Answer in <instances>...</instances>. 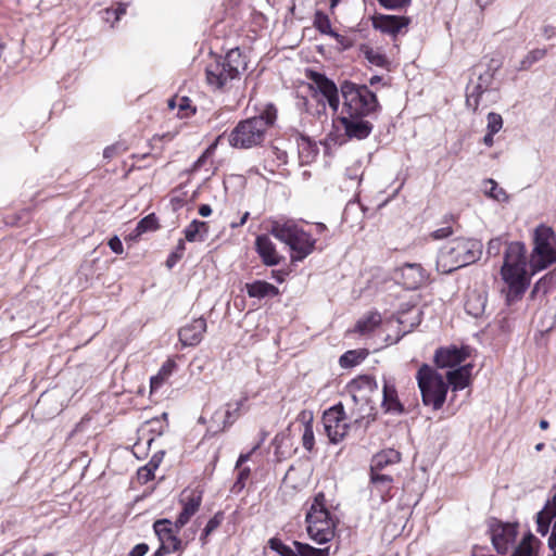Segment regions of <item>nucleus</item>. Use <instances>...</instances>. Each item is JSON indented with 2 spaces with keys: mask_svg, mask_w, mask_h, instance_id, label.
Returning a JSON list of instances; mask_svg holds the SVG:
<instances>
[{
  "mask_svg": "<svg viewBox=\"0 0 556 556\" xmlns=\"http://www.w3.org/2000/svg\"><path fill=\"white\" fill-rule=\"evenodd\" d=\"M547 54L546 48H536L529 51L517 66V71H529L535 63L542 61Z\"/></svg>",
  "mask_w": 556,
  "mask_h": 556,
  "instance_id": "28",
  "label": "nucleus"
},
{
  "mask_svg": "<svg viewBox=\"0 0 556 556\" xmlns=\"http://www.w3.org/2000/svg\"><path fill=\"white\" fill-rule=\"evenodd\" d=\"M381 324V315L379 313H369L359 319L355 326V331L361 334H367L374 331Z\"/></svg>",
  "mask_w": 556,
  "mask_h": 556,
  "instance_id": "32",
  "label": "nucleus"
},
{
  "mask_svg": "<svg viewBox=\"0 0 556 556\" xmlns=\"http://www.w3.org/2000/svg\"><path fill=\"white\" fill-rule=\"evenodd\" d=\"M469 356V349L467 346L457 348L451 345L448 348H441L435 352L434 362L438 367H455L463 363Z\"/></svg>",
  "mask_w": 556,
  "mask_h": 556,
  "instance_id": "17",
  "label": "nucleus"
},
{
  "mask_svg": "<svg viewBox=\"0 0 556 556\" xmlns=\"http://www.w3.org/2000/svg\"><path fill=\"white\" fill-rule=\"evenodd\" d=\"M482 254V243L472 238H455L446 242L439 251L437 270L451 274L477 262Z\"/></svg>",
  "mask_w": 556,
  "mask_h": 556,
  "instance_id": "3",
  "label": "nucleus"
},
{
  "mask_svg": "<svg viewBox=\"0 0 556 556\" xmlns=\"http://www.w3.org/2000/svg\"><path fill=\"white\" fill-rule=\"evenodd\" d=\"M365 117L366 116L341 114L338 121L342 124L346 137L363 140L368 138L374 129V125L365 119Z\"/></svg>",
  "mask_w": 556,
  "mask_h": 556,
  "instance_id": "14",
  "label": "nucleus"
},
{
  "mask_svg": "<svg viewBox=\"0 0 556 556\" xmlns=\"http://www.w3.org/2000/svg\"><path fill=\"white\" fill-rule=\"evenodd\" d=\"M401 455L395 450H387L376 454L370 462V472H383L386 467L399 463Z\"/></svg>",
  "mask_w": 556,
  "mask_h": 556,
  "instance_id": "25",
  "label": "nucleus"
},
{
  "mask_svg": "<svg viewBox=\"0 0 556 556\" xmlns=\"http://www.w3.org/2000/svg\"><path fill=\"white\" fill-rule=\"evenodd\" d=\"M378 2L386 9L397 10L410 3V0H378Z\"/></svg>",
  "mask_w": 556,
  "mask_h": 556,
  "instance_id": "49",
  "label": "nucleus"
},
{
  "mask_svg": "<svg viewBox=\"0 0 556 556\" xmlns=\"http://www.w3.org/2000/svg\"><path fill=\"white\" fill-rule=\"evenodd\" d=\"M149 551V546L146 543H139L131 548L128 556H144Z\"/></svg>",
  "mask_w": 556,
  "mask_h": 556,
  "instance_id": "60",
  "label": "nucleus"
},
{
  "mask_svg": "<svg viewBox=\"0 0 556 556\" xmlns=\"http://www.w3.org/2000/svg\"><path fill=\"white\" fill-rule=\"evenodd\" d=\"M409 22V17L406 16L380 14L372 18V26L381 33L396 36L402 28L408 26Z\"/></svg>",
  "mask_w": 556,
  "mask_h": 556,
  "instance_id": "19",
  "label": "nucleus"
},
{
  "mask_svg": "<svg viewBox=\"0 0 556 556\" xmlns=\"http://www.w3.org/2000/svg\"><path fill=\"white\" fill-rule=\"evenodd\" d=\"M362 51L364 52L366 60L370 64L378 66V67L387 66L388 60H387L386 55L382 54L381 52L374 50L372 48H369V47H364L362 49Z\"/></svg>",
  "mask_w": 556,
  "mask_h": 556,
  "instance_id": "37",
  "label": "nucleus"
},
{
  "mask_svg": "<svg viewBox=\"0 0 556 556\" xmlns=\"http://www.w3.org/2000/svg\"><path fill=\"white\" fill-rule=\"evenodd\" d=\"M175 366H176V364H175L174 361H170V359L166 361L162 365V367H161V369L159 371V375H161L164 379L168 378L172 375L173 369L175 368Z\"/></svg>",
  "mask_w": 556,
  "mask_h": 556,
  "instance_id": "57",
  "label": "nucleus"
},
{
  "mask_svg": "<svg viewBox=\"0 0 556 556\" xmlns=\"http://www.w3.org/2000/svg\"><path fill=\"white\" fill-rule=\"evenodd\" d=\"M323 424L329 441L333 444L341 442L351 427V425L346 422V414L341 403L324 412Z\"/></svg>",
  "mask_w": 556,
  "mask_h": 556,
  "instance_id": "9",
  "label": "nucleus"
},
{
  "mask_svg": "<svg viewBox=\"0 0 556 556\" xmlns=\"http://www.w3.org/2000/svg\"><path fill=\"white\" fill-rule=\"evenodd\" d=\"M472 365L467 364L446 374L447 384H451L454 391L464 390L470 382Z\"/></svg>",
  "mask_w": 556,
  "mask_h": 556,
  "instance_id": "24",
  "label": "nucleus"
},
{
  "mask_svg": "<svg viewBox=\"0 0 556 556\" xmlns=\"http://www.w3.org/2000/svg\"><path fill=\"white\" fill-rule=\"evenodd\" d=\"M399 270L402 285L407 290H416L429 279V274L417 263H405Z\"/></svg>",
  "mask_w": 556,
  "mask_h": 556,
  "instance_id": "16",
  "label": "nucleus"
},
{
  "mask_svg": "<svg viewBox=\"0 0 556 556\" xmlns=\"http://www.w3.org/2000/svg\"><path fill=\"white\" fill-rule=\"evenodd\" d=\"M418 387L420 389L422 402L433 409H440L446 399L448 384L433 368L424 364L417 371L416 376Z\"/></svg>",
  "mask_w": 556,
  "mask_h": 556,
  "instance_id": "8",
  "label": "nucleus"
},
{
  "mask_svg": "<svg viewBox=\"0 0 556 556\" xmlns=\"http://www.w3.org/2000/svg\"><path fill=\"white\" fill-rule=\"evenodd\" d=\"M247 66V59L240 49H231L225 56H215L206 65V83L215 90H225L232 80L239 79Z\"/></svg>",
  "mask_w": 556,
  "mask_h": 556,
  "instance_id": "4",
  "label": "nucleus"
},
{
  "mask_svg": "<svg viewBox=\"0 0 556 556\" xmlns=\"http://www.w3.org/2000/svg\"><path fill=\"white\" fill-rule=\"evenodd\" d=\"M127 7V3L118 2L115 9H106L105 13L108 15L114 14L115 21H118L124 14H126Z\"/></svg>",
  "mask_w": 556,
  "mask_h": 556,
  "instance_id": "54",
  "label": "nucleus"
},
{
  "mask_svg": "<svg viewBox=\"0 0 556 556\" xmlns=\"http://www.w3.org/2000/svg\"><path fill=\"white\" fill-rule=\"evenodd\" d=\"M177 106L181 118L189 117L195 113V108L191 106V100L188 97L179 98Z\"/></svg>",
  "mask_w": 556,
  "mask_h": 556,
  "instance_id": "44",
  "label": "nucleus"
},
{
  "mask_svg": "<svg viewBox=\"0 0 556 556\" xmlns=\"http://www.w3.org/2000/svg\"><path fill=\"white\" fill-rule=\"evenodd\" d=\"M367 355L366 350H350L340 356L339 364L342 368H351L358 365Z\"/></svg>",
  "mask_w": 556,
  "mask_h": 556,
  "instance_id": "33",
  "label": "nucleus"
},
{
  "mask_svg": "<svg viewBox=\"0 0 556 556\" xmlns=\"http://www.w3.org/2000/svg\"><path fill=\"white\" fill-rule=\"evenodd\" d=\"M484 192L488 197L495 199L497 201L505 199V191L500 188L493 179H488L484 181Z\"/></svg>",
  "mask_w": 556,
  "mask_h": 556,
  "instance_id": "40",
  "label": "nucleus"
},
{
  "mask_svg": "<svg viewBox=\"0 0 556 556\" xmlns=\"http://www.w3.org/2000/svg\"><path fill=\"white\" fill-rule=\"evenodd\" d=\"M109 247L116 254H122L124 251L123 243L117 236H114L109 240Z\"/></svg>",
  "mask_w": 556,
  "mask_h": 556,
  "instance_id": "59",
  "label": "nucleus"
},
{
  "mask_svg": "<svg viewBox=\"0 0 556 556\" xmlns=\"http://www.w3.org/2000/svg\"><path fill=\"white\" fill-rule=\"evenodd\" d=\"M293 545L296 548V556H329L330 555V546L317 548V547L311 546L309 544L301 543L298 541H294Z\"/></svg>",
  "mask_w": 556,
  "mask_h": 556,
  "instance_id": "34",
  "label": "nucleus"
},
{
  "mask_svg": "<svg viewBox=\"0 0 556 556\" xmlns=\"http://www.w3.org/2000/svg\"><path fill=\"white\" fill-rule=\"evenodd\" d=\"M255 247L265 265L275 266L280 263V256L276 251L275 244L266 235L257 236Z\"/></svg>",
  "mask_w": 556,
  "mask_h": 556,
  "instance_id": "21",
  "label": "nucleus"
},
{
  "mask_svg": "<svg viewBox=\"0 0 556 556\" xmlns=\"http://www.w3.org/2000/svg\"><path fill=\"white\" fill-rule=\"evenodd\" d=\"M200 227H205V232L208 231V226L205 222L193 219L184 230L186 240L189 242L200 241Z\"/></svg>",
  "mask_w": 556,
  "mask_h": 556,
  "instance_id": "35",
  "label": "nucleus"
},
{
  "mask_svg": "<svg viewBox=\"0 0 556 556\" xmlns=\"http://www.w3.org/2000/svg\"><path fill=\"white\" fill-rule=\"evenodd\" d=\"M224 520V513L217 511L206 523L205 528L203 529V532L201 534L200 540L203 544H205L206 538L215 531L223 522Z\"/></svg>",
  "mask_w": 556,
  "mask_h": 556,
  "instance_id": "38",
  "label": "nucleus"
},
{
  "mask_svg": "<svg viewBox=\"0 0 556 556\" xmlns=\"http://www.w3.org/2000/svg\"><path fill=\"white\" fill-rule=\"evenodd\" d=\"M555 261L556 251L553 247H547L545 249H542V251L533 249L530 258V267L532 269V273L534 274L536 271L545 269Z\"/></svg>",
  "mask_w": 556,
  "mask_h": 556,
  "instance_id": "23",
  "label": "nucleus"
},
{
  "mask_svg": "<svg viewBox=\"0 0 556 556\" xmlns=\"http://www.w3.org/2000/svg\"><path fill=\"white\" fill-rule=\"evenodd\" d=\"M536 516L539 518H543L544 520H552L556 517V493L553 496L552 501H547L542 510H540Z\"/></svg>",
  "mask_w": 556,
  "mask_h": 556,
  "instance_id": "43",
  "label": "nucleus"
},
{
  "mask_svg": "<svg viewBox=\"0 0 556 556\" xmlns=\"http://www.w3.org/2000/svg\"><path fill=\"white\" fill-rule=\"evenodd\" d=\"M314 431H313V426L311 424V421L306 422L305 424V427H304V432H303V435H302V444H303V447L311 452L314 447Z\"/></svg>",
  "mask_w": 556,
  "mask_h": 556,
  "instance_id": "46",
  "label": "nucleus"
},
{
  "mask_svg": "<svg viewBox=\"0 0 556 556\" xmlns=\"http://www.w3.org/2000/svg\"><path fill=\"white\" fill-rule=\"evenodd\" d=\"M245 291L250 298H257V299H264V298H273L279 294V290L276 286L264 281V280H256L251 283L245 285Z\"/></svg>",
  "mask_w": 556,
  "mask_h": 556,
  "instance_id": "26",
  "label": "nucleus"
},
{
  "mask_svg": "<svg viewBox=\"0 0 556 556\" xmlns=\"http://www.w3.org/2000/svg\"><path fill=\"white\" fill-rule=\"evenodd\" d=\"M486 91L481 84L470 83L466 89V105L472 111H477L480 104L481 96Z\"/></svg>",
  "mask_w": 556,
  "mask_h": 556,
  "instance_id": "31",
  "label": "nucleus"
},
{
  "mask_svg": "<svg viewBox=\"0 0 556 556\" xmlns=\"http://www.w3.org/2000/svg\"><path fill=\"white\" fill-rule=\"evenodd\" d=\"M394 479L391 475L384 472H370L371 493L377 492L381 502H388L392 495Z\"/></svg>",
  "mask_w": 556,
  "mask_h": 556,
  "instance_id": "20",
  "label": "nucleus"
},
{
  "mask_svg": "<svg viewBox=\"0 0 556 556\" xmlns=\"http://www.w3.org/2000/svg\"><path fill=\"white\" fill-rule=\"evenodd\" d=\"M205 331L206 320L202 317L195 318L180 328L179 340L185 346H195L201 342Z\"/></svg>",
  "mask_w": 556,
  "mask_h": 556,
  "instance_id": "18",
  "label": "nucleus"
},
{
  "mask_svg": "<svg viewBox=\"0 0 556 556\" xmlns=\"http://www.w3.org/2000/svg\"><path fill=\"white\" fill-rule=\"evenodd\" d=\"M451 235H453V229L451 226L442 227L431 232V237L434 240L445 239Z\"/></svg>",
  "mask_w": 556,
  "mask_h": 556,
  "instance_id": "56",
  "label": "nucleus"
},
{
  "mask_svg": "<svg viewBox=\"0 0 556 556\" xmlns=\"http://www.w3.org/2000/svg\"><path fill=\"white\" fill-rule=\"evenodd\" d=\"M350 388L352 391L372 393L378 391V383L374 377L364 375L353 379Z\"/></svg>",
  "mask_w": 556,
  "mask_h": 556,
  "instance_id": "30",
  "label": "nucleus"
},
{
  "mask_svg": "<svg viewBox=\"0 0 556 556\" xmlns=\"http://www.w3.org/2000/svg\"><path fill=\"white\" fill-rule=\"evenodd\" d=\"M486 129L491 134H497L503 127V118L500 114L491 112L488 114Z\"/></svg>",
  "mask_w": 556,
  "mask_h": 556,
  "instance_id": "45",
  "label": "nucleus"
},
{
  "mask_svg": "<svg viewBox=\"0 0 556 556\" xmlns=\"http://www.w3.org/2000/svg\"><path fill=\"white\" fill-rule=\"evenodd\" d=\"M534 551L532 545H527L526 542H520L511 556H533Z\"/></svg>",
  "mask_w": 556,
  "mask_h": 556,
  "instance_id": "53",
  "label": "nucleus"
},
{
  "mask_svg": "<svg viewBox=\"0 0 556 556\" xmlns=\"http://www.w3.org/2000/svg\"><path fill=\"white\" fill-rule=\"evenodd\" d=\"M268 545L273 551L277 552L280 556H296V548H291L278 538H271L268 541Z\"/></svg>",
  "mask_w": 556,
  "mask_h": 556,
  "instance_id": "39",
  "label": "nucleus"
},
{
  "mask_svg": "<svg viewBox=\"0 0 556 556\" xmlns=\"http://www.w3.org/2000/svg\"><path fill=\"white\" fill-rule=\"evenodd\" d=\"M186 250L185 241L180 239L175 248V250L168 255L166 260V266L170 269L173 268L179 260L182 258Z\"/></svg>",
  "mask_w": 556,
  "mask_h": 556,
  "instance_id": "42",
  "label": "nucleus"
},
{
  "mask_svg": "<svg viewBox=\"0 0 556 556\" xmlns=\"http://www.w3.org/2000/svg\"><path fill=\"white\" fill-rule=\"evenodd\" d=\"M247 400L248 397L244 396L236 402L227 403L225 412H215L212 416V422L214 424L211 426L212 431L216 433L231 426L241 416V409Z\"/></svg>",
  "mask_w": 556,
  "mask_h": 556,
  "instance_id": "15",
  "label": "nucleus"
},
{
  "mask_svg": "<svg viewBox=\"0 0 556 556\" xmlns=\"http://www.w3.org/2000/svg\"><path fill=\"white\" fill-rule=\"evenodd\" d=\"M489 532L494 549L500 555H505L517 536V525L503 522L496 518L489 520Z\"/></svg>",
  "mask_w": 556,
  "mask_h": 556,
  "instance_id": "10",
  "label": "nucleus"
},
{
  "mask_svg": "<svg viewBox=\"0 0 556 556\" xmlns=\"http://www.w3.org/2000/svg\"><path fill=\"white\" fill-rule=\"evenodd\" d=\"M163 454V452L161 454H154L147 465L138 469V479L141 482L147 483L154 478V471L160 466Z\"/></svg>",
  "mask_w": 556,
  "mask_h": 556,
  "instance_id": "29",
  "label": "nucleus"
},
{
  "mask_svg": "<svg viewBox=\"0 0 556 556\" xmlns=\"http://www.w3.org/2000/svg\"><path fill=\"white\" fill-rule=\"evenodd\" d=\"M153 530L160 541V545L166 546L173 553L184 551L187 543L178 538V532L169 519H159L153 523Z\"/></svg>",
  "mask_w": 556,
  "mask_h": 556,
  "instance_id": "12",
  "label": "nucleus"
},
{
  "mask_svg": "<svg viewBox=\"0 0 556 556\" xmlns=\"http://www.w3.org/2000/svg\"><path fill=\"white\" fill-rule=\"evenodd\" d=\"M536 531L541 534V535H546L549 531V526H551V522H548V520H544L543 518H539L536 516Z\"/></svg>",
  "mask_w": 556,
  "mask_h": 556,
  "instance_id": "61",
  "label": "nucleus"
},
{
  "mask_svg": "<svg viewBox=\"0 0 556 556\" xmlns=\"http://www.w3.org/2000/svg\"><path fill=\"white\" fill-rule=\"evenodd\" d=\"M314 26L315 28L325 35L331 36L334 30L331 28V23L327 14L321 11H317L314 15Z\"/></svg>",
  "mask_w": 556,
  "mask_h": 556,
  "instance_id": "36",
  "label": "nucleus"
},
{
  "mask_svg": "<svg viewBox=\"0 0 556 556\" xmlns=\"http://www.w3.org/2000/svg\"><path fill=\"white\" fill-rule=\"evenodd\" d=\"M306 76L312 81L311 88L326 98L329 106L337 112L340 105L339 89L337 85L325 74L319 72L308 71Z\"/></svg>",
  "mask_w": 556,
  "mask_h": 556,
  "instance_id": "11",
  "label": "nucleus"
},
{
  "mask_svg": "<svg viewBox=\"0 0 556 556\" xmlns=\"http://www.w3.org/2000/svg\"><path fill=\"white\" fill-rule=\"evenodd\" d=\"M554 239V232L549 227L539 226L534 231L533 249L542 251L547 247H552V240Z\"/></svg>",
  "mask_w": 556,
  "mask_h": 556,
  "instance_id": "27",
  "label": "nucleus"
},
{
  "mask_svg": "<svg viewBox=\"0 0 556 556\" xmlns=\"http://www.w3.org/2000/svg\"><path fill=\"white\" fill-rule=\"evenodd\" d=\"M331 37H333L336 39L337 43L340 46V48L342 50H348V49L352 48L354 45V41L351 38L340 35L337 31H334L331 35Z\"/></svg>",
  "mask_w": 556,
  "mask_h": 556,
  "instance_id": "52",
  "label": "nucleus"
},
{
  "mask_svg": "<svg viewBox=\"0 0 556 556\" xmlns=\"http://www.w3.org/2000/svg\"><path fill=\"white\" fill-rule=\"evenodd\" d=\"M554 282V276L553 274H546L544 277H542L535 285H534V288H533V291L532 293H536V292H543V293H547L548 292V289L551 288V286L553 285Z\"/></svg>",
  "mask_w": 556,
  "mask_h": 556,
  "instance_id": "47",
  "label": "nucleus"
},
{
  "mask_svg": "<svg viewBox=\"0 0 556 556\" xmlns=\"http://www.w3.org/2000/svg\"><path fill=\"white\" fill-rule=\"evenodd\" d=\"M270 233L290 248L292 262L303 261L315 249L316 239L292 219L273 222Z\"/></svg>",
  "mask_w": 556,
  "mask_h": 556,
  "instance_id": "5",
  "label": "nucleus"
},
{
  "mask_svg": "<svg viewBox=\"0 0 556 556\" xmlns=\"http://www.w3.org/2000/svg\"><path fill=\"white\" fill-rule=\"evenodd\" d=\"M250 476V469L248 467L245 468H242L239 470V473H238V478L236 480V482L233 483V490L236 491H241L244 485H245V480L249 478Z\"/></svg>",
  "mask_w": 556,
  "mask_h": 556,
  "instance_id": "50",
  "label": "nucleus"
},
{
  "mask_svg": "<svg viewBox=\"0 0 556 556\" xmlns=\"http://www.w3.org/2000/svg\"><path fill=\"white\" fill-rule=\"evenodd\" d=\"M212 213V208L208 204H201L199 207V214L203 217L210 216Z\"/></svg>",
  "mask_w": 556,
  "mask_h": 556,
  "instance_id": "64",
  "label": "nucleus"
},
{
  "mask_svg": "<svg viewBox=\"0 0 556 556\" xmlns=\"http://www.w3.org/2000/svg\"><path fill=\"white\" fill-rule=\"evenodd\" d=\"M555 34H556V28L554 26L546 25L543 27V36L546 39L553 38L555 36Z\"/></svg>",
  "mask_w": 556,
  "mask_h": 556,
  "instance_id": "63",
  "label": "nucleus"
},
{
  "mask_svg": "<svg viewBox=\"0 0 556 556\" xmlns=\"http://www.w3.org/2000/svg\"><path fill=\"white\" fill-rule=\"evenodd\" d=\"M494 79L493 73L491 72V65H488V68L484 73L479 74L478 81L476 84H481L484 89H489L492 81Z\"/></svg>",
  "mask_w": 556,
  "mask_h": 556,
  "instance_id": "51",
  "label": "nucleus"
},
{
  "mask_svg": "<svg viewBox=\"0 0 556 556\" xmlns=\"http://www.w3.org/2000/svg\"><path fill=\"white\" fill-rule=\"evenodd\" d=\"M340 92L343 98L341 114L368 116L380 109L376 94L366 85L344 80L340 85Z\"/></svg>",
  "mask_w": 556,
  "mask_h": 556,
  "instance_id": "6",
  "label": "nucleus"
},
{
  "mask_svg": "<svg viewBox=\"0 0 556 556\" xmlns=\"http://www.w3.org/2000/svg\"><path fill=\"white\" fill-rule=\"evenodd\" d=\"M216 144H211L200 156L199 159L193 163L192 165V172L199 170L207 161V159L212 155Z\"/></svg>",
  "mask_w": 556,
  "mask_h": 556,
  "instance_id": "48",
  "label": "nucleus"
},
{
  "mask_svg": "<svg viewBox=\"0 0 556 556\" xmlns=\"http://www.w3.org/2000/svg\"><path fill=\"white\" fill-rule=\"evenodd\" d=\"M164 380L165 379L159 374L156 376L152 377L150 380L151 390L153 391V390L160 388L163 384Z\"/></svg>",
  "mask_w": 556,
  "mask_h": 556,
  "instance_id": "62",
  "label": "nucleus"
},
{
  "mask_svg": "<svg viewBox=\"0 0 556 556\" xmlns=\"http://www.w3.org/2000/svg\"><path fill=\"white\" fill-rule=\"evenodd\" d=\"M382 395V407L387 413H403L404 408L399 400L395 384L386 378L383 380Z\"/></svg>",
  "mask_w": 556,
  "mask_h": 556,
  "instance_id": "22",
  "label": "nucleus"
},
{
  "mask_svg": "<svg viewBox=\"0 0 556 556\" xmlns=\"http://www.w3.org/2000/svg\"><path fill=\"white\" fill-rule=\"evenodd\" d=\"M526 252V245L519 241L508 243L505 250L501 275L508 287L506 293L508 304L521 299L529 286Z\"/></svg>",
  "mask_w": 556,
  "mask_h": 556,
  "instance_id": "1",
  "label": "nucleus"
},
{
  "mask_svg": "<svg viewBox=\"0 0 556 556\" xmlns=\"http://www.w3.org/2000/svg\"><path fill=\"white\" fill-rule=\"evenodd\" d=\"M179 503L182 508L174 522L177 531H180L200 509L202 492L198 490H184L180 494Z\"/></svg>",
  "mask_w": 556,
  "mask_h": 556,
  "instance_id": "13",
  "label": "nucleus"
},
{
  "mask_svg": "<svg viewBox=\"0 0 556 556\" xmlns=\"http://www.w3.org/2000/svg\"><path fill=\"white\" fill-rule=\"evenodd\" d=\"M123 150L122 146L116 143V144H112V146H109L104 149L103 151V156L104 159H113L115 155H117L121 151Z\"/></svg>",
  "mask_w": 556,
  "mask_h": 556,
  "instance_id": "58",
  "label": "nucleus"
},
{
  "mask_svg": "<svg viewBox=\"0 0 556 556\" xmlns=\"http://www.w3.org/2000/svg\"><path fill=\"white\" fill-rule=\"evenodd\" d=\"M305 521L309 538L317 544L328 543L334 538L336 522L326 507V497L323 492L315 495Z\"/></svg>",
  "mask_w": 556,
  "mask_h": 556,
  "instance_id": "7",
  "label": "nucleus"
},
{
  "mask_svg": "<svg viewBox=\"0 0 556 556\" xmlns=\"http://www.w3.org/2000/svg\"><path fill=\"white\" fill-rule=\"evenodd\" d=\"M157 228V219L154 214H150L142 218L136 227V231L138 235L143 232L155 230Z\"/></svg>",
  "mask_w": 556,
  "mask_h": 556,
  "instance_id": "41",
  "label": "nucleus"
},
{
  "mask_svg": "<svg viewBox=\"0 0 556 556\" xmlns=\"http://www.w3.org/2000/svg\"><path fill=\"white\" fill-rule=\"evenodd\" d=\"M502 248V240L500 238L491 239L486 247V253L489 255H497Z\"/></svg>",
  "mask_w": 556,
  "mask_h": 556,
  "instance_id": "55",
  "label": "nucleus"
},
{
  "mask_svg": "<svg viewBox=\"0 0 556 556\" xmlns=\"http://www.w3.org/2000/svg\"><path fill=\"white\" fill-rule=\"evenodd\" d=\"M276 118V108L273 104L266 105L260 115L240 121L237 124L228 136L229 144L236 149H251L262 146Z\"/></svg>",
  "mask_w": 556,
  "mask_h": 556,
  "instance_id": "2",
  "label": "nucleus"
}]
</instances>
